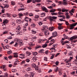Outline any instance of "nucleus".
I'll list each match as a JSON object with an SVG mask.
<instances>
[{"instance_id":"nucleus-52","label":"nucleus","mask_w":77,"mask_h":77,"mask_svg":"<svg viewBox=\"0 0 77 77\" xmlns=\"http://www.w3.org/2000/svg\"><path fill=\"white\" fill-rule=\"evenodd\" d=\"M25 63V61L24 60H23L21 63V64H23Z\"/></svg>"},{"instance_id":"nucleus-10","label":"nucleus","mask_w":77,"mask_h":77,"mask_svg":"<svg viewBox=\"0 0 77 77\" xmlns=\"http://www.w3.org/2000/svg\"><path fill=\"white\" fill-rule=\"evenodd\" d=\"M35 69L36 70V71H38V72L39 73L41 72V69H39L38 68H35Z\"/></svg>"},{"instance_id":"nucleus-27","label":"nucleus","mask_w":77,"mask_h":77,"mask_svg":"<svg viewBox=\"0 0 77 77\" xmlns=\"http://www.w3.org/2000/svg\"><path fill=\"white\" fill-rule=\"evenodd\" d=\"M66 65H67V67H69V68L71 65V64L70 63H67Z\"/></svg>"},{"instance_id":"nucleus-40","label":"nucleus","mask_w":77,"mask_h":77,"mask_svg":"<svg viewBox=\"0 0 77 77\" xmlns=\"http://www.w3.org/2000/svg\"><path fill=\"white\" fill-rule=\"evenodd\" d=\"M26 62H30V60L28 58L26 59Z\"/></svg>"},{"instance_id":"nucleus-6","label":"nucleus","mask_w":77,"mask_h":77,"mask_svg":"<svg viewBox=\"0 0 77 77\" xmlns=\"http://www.w3.org/2000/svg\"><path fill=\"white\" fill-rule=\"evenodd\" d=\"M77 36H76V35H74L70 38V40H71V41H72V40H73V39H77Z\"/></svg>"},{"instance_id":"nucleus-18","label":"nucleus","mask_w":77,"mask_h":77,"mask_svg":"<svg viewBox=\"0 0 77 77\" xmlns=\"http://www.w3.org/2000/svg\"><path fill=\"white\" fill-rule=\"evenodd\" d=\"M47 46V44H45L44 45H43L42 46V47H43V48H46Z\"/></svg>"},{"instance_id":"nucleus-3","label":"nucleus","mask_w":77,"mask_h":77,"mask_svg":"<svg viewBox=\"0 0 77 77\" xmlns=\"http://www.w3.org/2000/svg\"><path fill=\"white\" fill-rule=\"evenodd\" d=\"M27 26H28V24L27 23H26L25 26H23V30L24 32H25V31H26L27 30V29H26V27H27Z\"/></svg>"},{"instance_id":"nucleus-50","label":"nucleus","mask_w":77,"mask_h":77,"mask_svg":"<svg viewBox=\"0 0 77 77\" xmlns=\"http://www.w3.org/2000/svg\"><path fill=\"white\" fill-rule=\"evenodd\" d=\"M32 2V0H27V3H30Z\"/></svg>"},{"instance_id":"nucleus-46","label":"nucleus","mask_w":77,"mask_h":77,"mask_svg":"<svg viewBox=\"0 0 77 77\" xmlns=\"http://www.w3.org/2000/svg\"><path fill=\"white\" fill-rule=\"evenodd\" d=\"M59 75H62V72L61 71H59Z\"/></svg>"},{"instance_id":"nucleus-48","label":"nucleus","mask_w":77,"mask_h":77,"mask_svg":"<svg viewBox=\"0 0 77 77\" xmlns=\"http://www.w3.org/2000/svg\"><path fill=\"white\" fill-rule=\"evenodd\" d=\"M66 18L67 19H69V18H70V16L69 15H68L67 16H66Z\"/></svg>"},{"instance_id":"nucleus-31","label":"nucleus","mask_w":77,"mask_h":77,"mask_svg":"<svg viewBox=\"0 0 77 77\" xmlns=\"http://www.w3.org/2000/svg\"><path fill=\"white\" fill-rule=\"evenodd\" d=\"M11 71L13 72H16V71H17V70L13 69H12Z\"/></svg>"},{"instance_id":"nucleus-7","label":"nucleus","mask_w":77,"mask_h":77,"mask_svg":"<svg viewBox=\"0 0 77 77\" xmlns=\"http://www.w3.org/2000/svg\"><path fill=\"white\" fill-rule=\"evenodd\" d=\"M8 23V20H7V19H5L3 20V24H4V25L5 26H6V24H7Z\"/></svg>"},{"instance_id":"nucleus-25","label":"nucleus","mask_w":77,"mask_h":77,"mask_svg":"<svg viewBox=\"0 0 77 77\" xmlns=\"http://www.w3.org/2000/svg\"><path fill=\"white\" fill-rule=\"evenodd\" d=\"M25 10L24 8H19L18 9V11H24Z\"/></svg>"},{"instance_id":"nucleus-30","label":"nucleus","mask_w":77,"mask_h":77,"mask_svg":"<svg viewBox=\"0 0 77 77\" xmlns=\"http://www.w3.org/2000/svg\"><path fill=\"white\" fill-rule=\"evenodd\" d=\"M12 57H13V56H10L8 57V58L9 59H12Z\"/></svg>"},{"instance_id":"nucleus-16","label":"nucleus","mask_w":77,"mask_h":77,"mask_svg":"<svg viewBox=\"0 0 77 77\" xmlns=\"http://www.w3.org/2000/svg\"><path fill=\"white\" fill-rule=\"evenodd\" d=\"M12 53V51L11 50H10L9 51H7V53L8 54H11Z\"/></svg>"},{"instance_id":"nucleus-60","label":"nucleus","mask_w":77,"mask_h":77,"mask_svg":"<svg viewBox=\"0 0 77 77\" xmlns=\"http://www.w3.org/2000/svg\"><path fill=\"white\" fill-rule=\"evenodd\" d=\"M38 24L40 25L41 26V25H42V23L41 22H39L38 23Z\"/></svg>"},{"instance_id":"nucleus-26","label":"nucleus","mask_w":77,"mask_h":77,"mask_svg":"<svg viewBox=\"0 0 77 77\" xmlns=\"http://www.w3.org/2000/svg\"><path fill=\"white\" fill-rule=\"evenodd\" d=\"M58 14L60 15H63V13L62 12H59L58 13Z\"/></svg>"},{"instance_id":"nucleus-37","label":"nucleus","mask_w":77,"mask_h":77,"mask_svg":"<svg viewBox=\"0 0 77 77\" xmlns=\"http://www.w3.org/2000/svg\"><path fill=\"white\" fill-rule=\"evenodd\" d=\"M9 49V46L8 45H6L5 46V49Z\"/></svg>"},{"instance_id":"nucleus-15","label":"nucleus","mask_w":77,"mask_h":77,"mask_svg":"<svg viewBox=\"0 0 77 77\" xmlns=\"http://www.w3.org/2000/svg\"><path fill=\"white\" fill-rule=\"evenodd\" d=\"M20 61H19L17 60L15 61V62L14 63V65H18V64H19V63Z\"/></svg>"},{"instance_id":"nucleus-38","label":"nucleus","mask_w":77,"mask_h":77,"mask_svg":"<svg viewBox=\"0 0 77 77\" xmlns=\"http://www.w3.org/2000/svg\"><path fill=\"white\" fill-rule=\"evenodd\" d=\"M27 71H31L32 70V69H31V68L30 67H28L27 69Z\"/></svg>"},{"instance_id":"nucleus-11","label":"nucleus","mask_w":77,"mask_h":77,"mask_svg":"<svg viewBox=\"0 0 77 77\" xmlns=\"http://www.w3.org/2000/svg\"><path fill=\"white\" fill-rule=\"evenodd\" d=\"M0 7H1L2 9H4L5 8H8L9 6H8V5H5L4 7H3L2 5H0Z\"/></svg>"},{"instance_id":"nucleus-20","label":"nucleus","mask_w":77,"mask_h":77,"mask_svg":"<svg viewBox=\"0 0 77 77\" xmlns=\"http://www.w3.org/2000/svg\"><path fill=\"white\" fill-rule=\"evenodd\" d=\"M54 27L53 26L50 27L49 28V30H50L51 31H53V30H54Z\"/></svg>"},{"instance_id":"nucleus-21","label":"nucleus","mask_w":77,"mask_h":77,"mask_svg":"<svg viewBox=\"0 0 77 77\" xmlns=\"http://www.w3.org/2000/svg\"><path fill=\"white\" fill-rule=\"evenodd\" d=\"M68 54L69 56H72L73 55V52L72 51H70L69 53Z\"/></svg>"},{"instance_id":"nucleus-12","label":"nucleus","mask_w":77,"mask_h":77,"mask_svg":"<svg viewBox=\"0 0 77 77\" xmlns=\"http://www.w3.org/2000/svg\"><path fill=\"white\" fill-rule=\"evenodd\" d=\"M68 10L63 8L62 9V12H68Z\"/></svg>"},{"instance_id":"nucleus-43","label":"nucleus","mask_w":77,"mask_h":77,"mask_svg":"<svg viewBox=\"0 0 77 77\" xmlns=\"http://www.w3.org/2000/svg\"><path fill=\"white\" fill-rule=\"evenodd\" d=\"M41 41H42V40L40 39L38 40V43H41Z\"/></svg>"},{"instance_id":"nucleus-39","label":"nucleus","mask_w":77,"mask_h":77,"mask_svg":"<svg viewBox=\"0 0 77 77\" xmlns=\"http://www.w3.org/2000/svg\"><path fill=\"white\" fill-rule=\"evenodd\" d=\"M41 16H42V17H44L45 15V13H42L41 14Z\"/></svg>"},{"instance_id":"nucleus-61","label":"nucleus","mask_w":77,"mask_h":77,"mask_svg":"<svg viewBox=\"0 0 77 77\" xmlns=\"http://www.w3.org/2000/svg\"><path fill=\"white\" fill-rule=\"evenodd\" d=\"M38 53H43V51H41V50H39L38 51Z\"/></svg>"},{"instance_id":"nucleus-36","label":"nucleus","mask_w":77,"mask_h":77,"mask_svg":"<svg viewBox=\"0 0 77 77\" xmlns=\"http://www.w3.org/2000/svg\"><path fill=\"white\" fill-rule=\"evenodd\" d=\"M51 15H57V13H51Z\"/></svg>"},{"instance_id":"nucleus-19","label":"nucleus","mask_w":77,"mask_h":77,"mask_svg":"<svg viewBox=\"0 0 77 77\" xmlns=\"http://www.w3.org/2000/svg\"><path fill=\"white\" fill-rule=\"evenodd\" d=\"M30 75L29 76V77H33V76H34V74H33V73L32 72H31L30 73Z\"/></svg>"},{"instance_id":"nucleus-32","label":"nucleus","mask_w":77,"mask_h":77,"mask_svg":"<svg viewBox=\"0 0 77 77\" xmlns=\"http://www.w3.org/2000/svg\"><path fill=\"white\" fill-rule=\"evenodd\" d=\"M65 24L66 26H68L69 25V23H68V21H66L65 22Z\"/></svg>"},{"instance_id":"nucleus-49","label":"nucleus","mask_w":77,"mask_h":77,"mask_svg":"<svg viewBox=\"0 0 77 77\" xmlns=\"http://www.w3.org/2000/svg\"><path fill=\"white\" fill-rule=\"evenodd\" d=\"M7 39H12V37L11 36H9L7 38Z\"/></svg>"},{"instance_id":"nucleus-58","label":"nucleus","mask_w":77,"mask_h":77,"mask_svg":"<svg viewBox=\"0 0 77 77\" xmlns=\"http://www.w3.org/2000/svg\"><path fill=\"white\" fill-rule=\"evenodd\" d=\"M30 45L29 46L30 47H32V46H33L35 45V44H33L32 43H31L30 44Z\"/></svg>"},{"instance_id":"nucleus-22","label":"nucleus","mask_w":77,"mask_h":77,"mask_svg":"<svg viewBox=\"0 0 77 77\" xmlns=\"http://www.w3.org/2000/svg\"><path fill=\"white\" fill-rule=\"evenodd\" d=\"M26 54H27L28 55V56H30V55L31 54V53H30V52L27 51L26 52Z\"/></svg>"},{"instance_id":"nucleus-62","label":"nucleus","mask_w":77,"mask_h":77,"mask_svg":"<svg viewBox=\"0 0 77 77\" xmlns=\"http://www.w3.org/2000/svg\"><path fill=\"white\" fill-rule=\"evenodd\" d=\"M45 53L46 54H48V50L46 51Z\"/></svg>"},{"instance_id":"nucleus-13","label":"nucleus","mask_w":77,"mask_h":77,"mask_svg":"<svg viewBox=\"0 0 77 77\" xmlns=\"http://www.w3.org/2000/svg\"><path fill=\"white\" fill-rule=\"evenodd\" d=\"M32 60L34 61V62H35V61L37 60L36 57H34L32 58Z\"/></svg>"},{"instance_id":"nucleus-55","label":"nucleus","mask_w":77,"mask_h":77,"mask_svg":"<svg viewBox=\"0 0 77 77\" xmlns=\"http://www.w3.org/2000/svg\"><path fill=\"white\" fill-rule=\"evenodd\" d=\"M11 5H15V3L14 2H11Z\"/></svg>"},{"instance_id":"nucleus-33","label":"nucleus","mask_w":77,"mask_h":77,"mask_svg":"<svg viewBox=\"0 0 77 77\" xmlns=\"http://www.w3.org/2000/svg\"><path fill=\"white\" fill-rule=\"evenodd\" d=\"M36 66V64H32V67L33 68H35Z\"/></svg>"},{"instance_id":"nucleus-24","label":"nucleus","mask_w":77,"mask_h":77,"mask_svg":"<svg viewBox=\"0 0 77 77\" xmlns=\"http://www.w3.org/2000/svg\"><path fill=\"white\" fill-rule=\"evenodd\" d=\"M63 29V27L62 26H58V30H61V29Z\"/></svg>"},{"instance_id":"nucleus-29","label":"nucleus","mask_w":77,"mask_h":77,"mask_svg":"<svg viewBox=\"0 0 77 77\" xmlns=\"http://www.w3.org/2000/svg\"><path fill=\"white\" fill-rule=\"evenodd\" d=\"M8 33V31H5L4 32H2V34L3 35H5V34H7Z\"/></svg>"},{"instance_id":"nucleus-35","label":"nucleus","mask_w":77,"mask_h":77,"mask_svg":"<svg viewBox=\"0 0 77 77\" xmlns=\"http://www.w3.org/2000/svg\"><path fill=\"white\" fill-rule=\"evenodd\" d=\"M32 33H33V34H35V33H36V32L35 31V30H32Z\"/></svg>"},{"instance_id":"nucleus-64","label":"nucleus","mask_w":77,"mask_h":77,"mask_svg":"<svg viewBox=\"0 0 77 77\" xmlns=\"http://www.w3.org/2000/svg\"><path fill=\"white\" fill-rule=\"evenodd\" d=\"M24 76H25V77H29V75H28V74H25Z\"/></svg>"},{"instance_id":"nucleus-59","label":"nucleus","mask_w":77,"mask_h":77,"mask_svg":"<svg viewBox=\"0 0 77 77\" xmlns=\"http://www.w3.org/2000/svg\"><path fill=\"white\" fill-rule=\"evenodd\" d=\"M53 8V6H51L48 7V8H49V9H52V8Z\"/></svg>"},{"instance_id":"nucleus-17","label":"nucleus","mask_w":77,"mask_h":77,"mask_svg":"<svg viewBox=\"0 0 77 77\" xmlns=\"http://www.w3.org/2000/svg\"><path fill=\"white\" fill-rule=\"evenodd\" d=\"M17 30H18L20 31V30L21 29V27H20V25H19L17 26Z\"/></svg>"},{"instance_id":"nucleus-44","label":"nucleus","mask_w":77,"mask_h":77,"mask_svg":"<svg viewBox=\"0 0 77 77\" xmlns=\"http://www.w3.org/2000/svg\"><path fill=\"white\" fill-rule=\"evenodd\" d=\"M28 39V38L27 37H25L24 38V41H27V40Z\"/></svg>"},{"instance_id":"nucleus-42","label":"nucleus","mask_w":77,"mask_h":77,"mask_svg":"<svg viewBox=\"0 0 77 77\" xmlns=\"http://www.w3.org/2000/svg\"><path fill=\"white\" fill-rule=\"evenodd\" d=\"M32 39H33L34 40H35V39H36V37H33L32 38Z\"/></svg>"},{"instance_id":"nucleus-57","label":"nucleus","mask_w":77,"mask_h":77,"mask_svg":"<svg viewBox=\"0 0 77 77\" xmlns=\"http://www.w3.org/2000/svg\"><path fill=\"white\" fill-rule=\"evenodd\" d=\"M41 47L40 46H37L35 47V49L36 50V49H38V48H41Z\"/></svg>"},{"instance_id":"nucleus-4","label":"nucleus","mask_w":77,"mask_h":77,"mask_svg":"<svg viewBox=\"0 0 77 77\" xmlns=\"http://www.w3.org/2000/svg\"><path fill=\"white\" fill-rule=\"evenodd\" d=\"M43 29H42V32H44L45 30H47L48 29V26H43Z\"/></svg>"},{"instance_id":"nucleus-47","label":"nucleus","mask_w":77,"mask_h":77,"mask_svg":"<svg viewBox=\"0 0 77 77\" xmlns=\"http://www.w3.org/2000/svg\"><path fill=\"white\" fill-rule=\"evenodd\" d=\"M14 47H17L18 46V43L17 42H16L15 44L14 45Z\"/></svg>"},{"instance_id":"nucleus-9","label":"nucleus","mask_w":77,"mask_h":77,"mask_svg":"<svg viewBox=\"0 0 77 77\" xmlns=\"http://www.w3.org/2000/svg\"><path fill=\"white\" fill-rule=\"evenodd\" d=\"M43 32H44L45 34V35H48L49 34V32H48V30H45Z\"/></svg>"},{"instance_id":"nucleus-2","label":"nucleus","mask_w":77,"mask_h":77,"mask_svg":"<svg viewBox=\"0 0 77 77\" xmlns=\"http://www.w3.org/2000/svg\"><path fill=\"white\" fill-rule=\"evenodd\" d=\"M57 18V17L53 16L49 17V19L50 21H56V20H56Z\"/></svg>"},{"instance_id":"nucleus-45","label":"nucleus","mask_w":77,"mask_h":77,"mask_svg":"<svg viewBox=\"0 0 77 77\" xmlns=\"http://www.w3.org/2000/svg\"><path fill=\"white\" fill-rule=\"evenodd\" d=\"M19 16H20V17H22V16H23V15L22 13H19L18 14Z\"/></svg>"},{"instance_id":"nucleus-1","label":"nucleus","mask_w":77,"mask_h":77,"mask_svg":"<svg viewBox=\"0 0 77 77\" xmlns=\"http://www.w3.org/2000/svg\"><path fill=\"white\" fill-rule=\"evenodd\" d=\"M16 41L18 42V44H21L23 41L21 39H18L17 38L16 39Z\"/></svg>"},{"instance_id":"nucleus-51","label":"nucleus","mask_w":77,"mask_h":77,"mask_svg":"<svg viewBox=\"0 0 77 77\" xmlns=\"http://www.w3.org/2000/svg\"><path fill=\"white\" fill-rule=\"evenodd\" d=\"M2 13H4V12H5V9H4V8H2Z\"/></svg>"},{"instance_id":"nucleus-23","label":"nucleus","mask_w":77,"mask_h":77,"mask_svg":"<svg viewBox=\"0 0 77 77\" xmlns=\"http://www.w3.org/2000/svg\"><path fill=\"white\" fill-rule=\"evenodd\" d=\"M32 54L34 56H36L38 54V53L37 52H33L32 53Z\"/></svg>"},{"instance_id":"nucleus-56","label":"nucleus","mask_w":77,"mask_h":77,"mask_svg":"<svg viewBox=\"0 0 77 77\" xmlns=\"http://www.w3.org/2000/svg\"><path fill=\"white\" fill-rule=\"evenodd\" d=\"M13 17L14 18H15V17H17V15L15 14H14L13 15Z\"/></svg>"},{"instance_id":"nucleus-54","label":"nucleus","mask_w":77,"mask_h":77,"mask_svg":"<svg viewBox=\"0 0 77 77\" xmlns=\"http://www.w3.org/2000/svg\"><path fill=\"white\" fill-rule=\"evenodd\" d=\"M44 60L45 61H47V57H45L44 58Z\"/></svg>"},{"instance_id":"nucleus-8","label":"nucleus","mask_w":77,"mask_h":77,"mask_svg":"<svg viewBox=\"0 0 77 77\" xmlns=\"http://www.w3.org/2000/svg\"><path fill=\"white\" fill-rule=\"evenodd\" d=\"M57 32H53L52 34V36L53 37H56V36H57Z\"/></svg>"},{"instance_id":"nucleus-14","label":"nucleus","mask_w":77,"mask_h":77,"mask_svg":"<svg viewBox=\"0 0 77 77\" xmlns=\"http://www.w3.org/2000/svg\"><path fill=\"white\" fill-rule=\"evenodd\" d=\"M69 26L70 27H71V28H69L70 30H72V29H73V28H74V26L72 24H70Z\"/></svg>"},{"instance_id":"nucleus-53","label":"nucleus","mask_w":77,"mask_h":77,"mask_svg":"<svg viewBox=\"0 0 77 77\" xmlns=\"http://www.w3.org/2000/svg\"><path fill=\"white\" fill-rule=\"evenodd\" d=\"M74 11H75V9H72L71 11L70 12H72V13H74Z\"/></svg>"},{"instance_id":"nucleus-28","label":"nucleus","mask_w":77,"mask_h":77,"mask_svg":"<svg viewBox=\"0 0 77 77\" xmlns=\"http://www.w3.org/2000/svg\"><path fill=\"white\" fill-rule=\"evenodd\" d=\"M51 54L52 55L51 56V57H50V59H53V58L54 57V54H54V55L53 54Z\"/></svg>"},{"instance_id":"nucleus-41","label":"nucleus","mask_w":77,"mask_h":77,"mask_svg":"<svg viewBox=\"0 0 77 77\" xmlns=\"http://www.w3.org/2000/svg\"><path fill=\"white\" fill-rule=\"evenodd\" d=\"M29 17H33V14L32 13L29 14Z\"/></svg>"},{"instance_id":"nucleus-63","label":"nucleus","mask_w":77,"mask_h":77,"mask_svg":"<svg viewBox=\"0 0 77 77\" xmlns=\"http://www.w3.org/2000/svg\"><path fill=\"white\" fill-rule=\"evenodd\" d=\"M77 24V23H73V24H72V25H73V26H75Z\"/></svg>"},{"instance_id":"nucleus-34","label":"nucleus","mask_w":77,"mask_h":77,"mask_svg":"<svg viewBox=\"0 0 77 77\" xmlns=\"http://www.w3.org/2000/svg\"><path fill=\"white\" fill-rule=\"evenodd\" d=\"M55 9L51 10L50 11V12H54L55 11Z\"/></svg>"},{"instance_id":"nucleus-5","label":"nucleus","mask_w":77,"mask_h":77,"mask_svg":"<svg viewBox=\"0 0 77 77\" xmlns=\"http://www.w3.org/2000/svg\"><path fill=\"white\" fill-rule=\"evenodd\" d=\"M42 10H43V11H45V12H48V10H47V8H46L45 7H44V6L42 7Z\"/></svg>"}]
</instances>
